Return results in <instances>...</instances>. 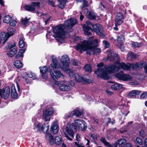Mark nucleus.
Wrapping results in <instances>:
<instances>
[{"instance_id": "f257e3e1", "label": "nucleus", "mask_w": 147, "mask_h": 147, "mask_svg": "<svg viewBox=\"0 0 147 147\" xmlns=\"http://www.w3.org/2000/svg\"><path fill=\"white\" fill-rule=\"evenodd\" d=\"M107 59L110 61H113L115 63V65H111L108 67H104L102 62L97 65L98 67L97 70L95 71V73L98 76L104 79L109 78L108 74L110 73H114L118 71L120 69L124 70L129 71L130 68L136 69L142 68L143 63H142L135 64H126L123 62L119 63V57L117 54H112L111 51L108 50L107 51Z\"/></svg>"}, {"instance_id": "f03ea898", "label": "nucleus", "mask_w": 147, "mask_h": 147, "mask_svg": "<svg viewBox=\"0 0 147 147\" xmlns=\"http://www.w3.org/2000/svg\"><path fill=\"white\" fill-rule=\"evenodd\" d=\"M77 22L76 19L71 18L66 21L64 23V25H59L55 27L53 29V32L55 34L54 37L59 42L63 43L66 38L65 33L64 30L65 27L67 28H71L77 23Z\"/></svg>"}, {"instance_id": "7ed1b4c3", "label": "nucleus", "mask_w": 147, "mask_h": 147, "mask_svg": "<svg viewBox=\"0 0 147 147\" xmlns=\"http://www.w3.org/2000/svg\"><path fill=\"white\" fill-rule=\"evenodd\" d=\"M98 40L97 39L92 40L91 38L87 40H84L81 43H79L76 46L77 50L80 51H87V54H97L101 52L100 49L96 48L98 45Z\"/></svg>"}, {"instance_id": "20e7f679", "label": "nucleus", "mask_w": 147, "mask_h": 147, "mask_svg": "<svg viewBox=\"0 0 147 147\" xmlns=\"http://www.w3.org/2000/svg\"><path fill=\"white\" fill-rule=\"evenodd\" d=\"M53 63L51 64V66L55 69H57L61 68L65 71H68L70 69L69 68L70 61L69 58L67 55H64L61 59V63L63 66H61L56 58L54 56L52 57Z\"/></svg>"}, {"instance_id": "39448f33", "label": "nucleus", "mask_w": 147, "mask_h": 147, "mask_svg": "<svg viewBox=\"0 0 147 147\" xmlns=\"http://www.w3.org/2000/svg\"><path fill=\"white\" fill-rule=\"evenodd\" d=\"M65 132H64V135L66 138L68 140L71 141L73 139L70 138L68 135L70 136L72 138H73L74 135V133L76 131V130L75 126L71 125L70 123H68L65 128L64 129Z\"/></svg>"}, {"instance_id": "423d86ee", "label": "nucleus", "mask_w": 147, "mask_h": 147, "mask_svg": "<svg viewBox=\"0 0 147 147\" xmlns=\"http://www.w3.org/2000/svg\"><path fill=\"white\" fill-rule=\"evenodd\" d=\"M66 72L69 74L70 78L76 81L87 83L90 82L88 79L80 76L78 74L74 73L70 69L68 71Z\"/></svg>"}, {"instance_id": "0eeeda50", "label": "nucleus", "mask_w": 147, "mask_h": 147, "mask_svg": "<svg viewBox=\"0 0 147 147\" xmlns=\"http://www.w3.org/2000/svg\"><path fill=\"white\" fill-rule=\"evenodd\" d=\"M49 125L45 123H39L35 125L33 129L37 132L40 133L43 131L44 133H46L49 129Z\"/></svg>"}, {"instance_id": "6e6552de", "label": "nucleus", "mask_w": 147, "mask_h": 147, "mask_svg": "<svg viewBox=\"0 0 147 147\" xmlns=\"http://www.w3.org/2000/svg\"><path fill=\"white\" fill-rule=\"evenodd\" d=\"M16 43L14 42L12 44L9 42L7 45L5 47V49H9L10 50L8 52L7 55L9 57H12L17 52V48L16 47Z\"/></svg>"}, {"instance_id": "1a4fd4ad", "label": "nucleus", "mask_w": 147, "mask_h": 147, "mask_svg": "<svg viewBox=\"0 0 147 147\" xmlns=\"http://www.w3.org/2000/svg\"><path fill=\"white\" fill-rule=\"evenodd\" d=\"M115 76L120 80L124 81H130L132 80V78L128 74H124L121 71L115 74Z\"/></svg>"}, {"instance_id": "9d476101", "label": "nucleus", "mask_w": 147, "mask_h": 147, "mask_svg": "<svg viewBox=\"0 0 147 147\" xmlns=\"http://www.w3.org/2000/svg\"><path fill=\"white\" fill-rule=\"evenodd\" d=\"M73 125L75 127L78 128L81 131H85L87 128V124L86 122L83 120L79 119L75 120Z\"/></svg>"}, {"instance_id": "9b49d317", "label": "nucleus", "mask_w": 147, "mask_h": 147, "mask_svg": "<svg viewBox=\"0 0 147 147\" xmlns=\"http://www.w3.org/2000/svg\"><path fill=\"white\" fill-rule=\"evenodd\" d=\"M92 30L96 32L98 35L102 36L103 29L102 26L98 24H95L92 25Z\"/></svg>"}, {"instance_id": "f8f14e48", "label": "nucleus", "mask_w": 147, "mask_h": 147, "mask_svg": "<svg viewBox=\"0 0 147 147\" xmlns=\"http://www.w3.org/2000/svg\"><path fill=\"white\" fill-rule=\"evenodd\" d=\"M39 3L32 2L31 4L25 5L24 8L26 10L32 12L35 10L36 7L39 6Z\"/></svg>"}, {"instance_id": "ddd939ff", "label": "nucleus", "mask_w": 147, "mask_h": 147, "mask_svg": "<svg viewBox=\"0 0 147 147\" xmlns=\"http://www.w3.org/2000/svg\"><path fill=\"white\" fill-rule=\"evenodd\" d=\"M55 75L53 73V71H50V75L52 78L55 80H57V77L58 78H60L62 77V78L64 79L65 78V76L63 75L61 73L60 71L58 70H56L54 71Z\"/></svg>"}, {"instance_id": "4468645a", "label": "nucleus", "mask_w": 147, "mask_h": 147, "mask_svg": "<svg viewBox=\"0 0 147 147\" xmlns=\"http://www.w3.org/2000/svg\"><path fill=\"white\" fill-rule=\"evenodd\" d=\"M10 90L9 87H6L4 89L0 90V96L5 99H7L10 93Z\"/></svg>"}, {"instance_id": "2eb2a0df", "label": "nucleus", "mask_w": 147, "mask_h": 147, "mask_svg": "<svg viewBox=\"0 0 147 147\" xmlns=\"http://www.w3.org/2000/svg\"><path fill=\"white\" fill-rule=\"evenodd\" d=\"M53 113V111L51 109H48L43 111L42 117L45 119V121H49L50 117L49 116L52 115Z\"/></svg>"}, {"instance_id": "dca6fc26", "label": "nucleus", "mask_w": 147, "mask_h": 147, "mask_svg": "<svg viewBox=\"0 0 147 147\" xmlns=\"http://www.w3.org/2000/svg\"><path fill=\"white\" fill-rule=\"evenodd\" d=\"M123 16L122 13L119 12L117 13L115 18V25H119L123 22Z\"/></svg>"}, {"instance_id": "f3484780", "label": "nucleus", "mask_w": 147, "mask_h": 147, "mask_svg": "<svg viewBox=\"0 0 147 147\" xmlns=\"http://www.w3.org/2000/svg\"><path fill=\"white\" fill-rule=\"evenodd\" d=\"M51 129L54 134L57 133L59 130V126L58 122L57 120H55L51 126Z\"/></svg>"}, {"instance_id": "a211bd4d", "label": "nucleus", "mask_w": 147, "mask_h": 147, "mask_svg": "<svg viewBox=\"0 0 147 147\" xmlns=\"http://www.w3.org/2000/svg\"><path fill=\"white\" fill-rule=\"evenodd\" d=\"M38 16L41 17L43 18V20H45V24H46L49 21L50 16L48 14H44L41 13V12H37Z\"/></svg>"}, {"instance_id": "6ab92c4d", "label": "nucleus", "mask_w": 147, "mask_h": 147, "mask_svg": "<svg viewBox=\"0 0 147 147\" xmlns=\"http://www.w3.org/2000/svg\"><path fill=\"white\" fill-rule=\"evenodd\" d=\"M11 96L13 98H17L18 96V94L16 91V89L13 84L11 85Z\"/></svg>"}, {"instance_id": "aec40b11", "label": "nucleus", "mask_w": 147, "mask_h": 147, "mask_svg": "<svg viewBox=\"0 0 147 147\" xmlns=\"http://www.w3.org/2000/svg\"><path fill=\"white\" fill-rule=\"evenodd\" d=\"M123 87V85L121 84L114 82L111 86V88L114 90H119Z\"/></svg>"}, {"instance_id": "412c9836", "label": "nucleus", "mask_w": 147, "mask_h": 147, "mask_svg": "<svg viewBox=\"0 0 147 147\" xmlns=\"http://www.w3.org/2000/svg\"><path fill=\"white\" fill-rule=\"evenodd\" d=\"M140 93V91L139 90H132L129 93L128 96L131 98H134L136 97L137 95L139 94Z\"/></svg>"}, {"instance_id": "4be33fe9", "label": "nucleus", "mask_w": 147, "mask_h": 147, "mask_svg": "<svg viewBox=\"0 0 147 147\" xmlns=\"http://www.w3.org/2000/svg\"><path fill=\"white\" fill-rule=\"evenodd\" d=\"M59 88L61 91H68L70 89V86L63 83L60 84Z\"/></svg>"}, {"instance_id": "5701e85b", "label": "nucleus", "mask_w": 147, "mask_h": 147, "mask_svg": "<svg viewBox=\"0 0 147 147\" xmlns=\"http://www.w3.org/2000/svg\"><path fill=\"white\" fill-rule=\"evenodd\" d=\"M117 42L119 44L118 45L121 49V51H123L124 50L123 45V38H121L120 36H118L117 37Z\"/></svg>"}, {"instance_id": "b1692460", "label": "nucleus", "mask_w": 147, "mask_h": 147, "mask_svg": "<svg viewBox=\"0 0 147 147\" xmlns=\"http://www.w3.org/2000/svg\"><path fill=\"white\" fill-rule=\"evenodd\" d=\"M82 113L83 111H81L79 110H74L71 112V114L73 116L75 115L77 117H80L82 115Z\"/></svg>"}, {"instance_id": "393cba45", "label": "nucleus", "mask_w": 147, "mask_h": 147, "mask_svg": "<svg viewBox=\"0 0 147 147\" xmlns=\"http://www.w3.org/2000/svg\"><path fill=\"white\" fill-rule=\"evenodd\" d=\"M91 29V28L90 26H86L85 25L83 26V30L84 34L86 35H90L91 33L89 32V30Z\"/></svg>"}, {"instance_id": "a878e982", "label": "nucleus", "mask_w": 147, "mask_h": 147, "mask_svg": "<svg viewBox=\"0 0 147 147\" xmlns=\"http://www.w3.org/2000/svg\"><path fill=\"white\" fill-rule=\"evenodd\" d=\"M30 18L28 19L27 17H26L24 18H22L21 19V23L22 25L24 26H27L29 24V20Z\"/></svg>"}, {"instance_id": "bb28decb", "label": "nucleus", "mask_w": 147, "mask_h": 147, "mask_svg": "<svg viewBox=\"0 0 147 147\" xmlns=\"http://www.w3.org/2000/svg\"><path fill=\"white\" fill-rule=\"evenodd\" d=\"M45 137L49 141L50 144H52L54 143L53 137L51 134L46 133Z\"/></svg>"}, {"instance_id": "cd10ccee", "label": "nucleus", "mask_w": 147, "mask_h": 147, "mask_svg": "<svg viewBox=\"0 0 147 147\" xmlns=\"http://www.w3.org/2000/svg\"><path fill=\"white\" fill-rule=\"evenodd\" d=\"M100 141L102 143L105 145L107 147H113L112 145L107 141L105 138L101 137L100 140Z\"/></svg>"}, {"instance_id": "c85d7f7f", "label": "nucleus", "mask_w": 147, "mask_h": 147, "mask_svg": "<svg viewBox=\"0 0 147 147\" xmlns=\"http://www.w3.org/2000/svg\"><path fill=\"white\" fill-rule=\"evenodd\" d=\"M14 65L18 68H20L22 66V63L20 60H16L13 62Z\"/></svg>"}, {"instance_id": "c756f323", "label": "nucleus", "mask_w": 147, "mask_h": 147, "mask_svg": "<svg viewBox=\"0 0 147 147\" xmlns=\"http://www.w3.org/2000/svg\"><path fill=\"white\" fill-rule=\"evenodd\" d=\"M136 57V55L131 52L128 53L127 55V59L128 61H131V59H135Z\"/></svg>"}, {"instance_id": "7c9ffc66", "label": "nucleus", "mask_w": 147, "mask_h": 147, "mask_svg": "<svg viewBox=\"0 0 147 147\" xmlns=\"http://www.w3.org/2000/svg\"><path fill=\"white\" fill-rule=\"evenodd\" d=\"M55 143L57 145H59L62 142L61 136V135H59L56 136L55 138Z\"/></svg>"}, {"instance_id": "2f4dec72", "label": "nucleus", "mask_w": 147, "mask_h": 147, "mask_svg": "<svg viewBox=\"0 0 147 147\" xmlns=\"http://www.w3.org/2000/svg\"><path fill=\"white\" fill-rule=\"evenodd\" d=\"M14 30L13 28H9L8 29V32L7 33V38H9L11 36H12L14 34Z\"/></svg>"}, {"instance_id": "473e14b6", "label": "nucleus", "mask_w": 147, "mask_h": 147, "mask_svg": "<svg viewBox=\"0 0 147 147\" xmlns=\"http://www.w3.org/2000/svg\"><path fill=\"white\" fill-rule=\"evenodd\" d=\"M59 4L58 5V6L61 9H63L66 2V0H58Z\"/></svg>"}, {"instance_id": "72a5a7b5", "label": "nucleus", "mask_w": 147, "mask_h": 147, "mask_svg": "<svg viewBox=\"0 0 147 147\" xmlns=\"http://www.w3.org/2000/svg\"><path fill=\"white\" fill-rule=\"evenodd\" d=\"M87 17L90 19H95L96 18V15L94 13L90 11L87 16Z\"/></svg>"}, {"instance_id": "f704fd0d", "label": "nucleus", "mask_w": 147, "mask_h": 147, "mask_svg": "<svg viewBox=\"0 0 147 147\" xmlns=\"http://www.w3.org/2000/svg\"><path fill=\"white\" fill-rule=\"evenodd\" d=\"M25 51V49H20L18 54L16 55V59L23 57V54Z\"/></svg>"}, {"instance_id": "c9c22d12", "label": "nucleus", "mask_w": 147, "mask_h": 147, "mask_svg": "<svg viewBox=\"0 0 147 147\" xmlns=\"http://www.w3.org/2000/svg\"><path fill=\"white\" fill-rule=\"evenodd\" d=\"M25 45V43L24 41V38L22 37H21L19 41V46L20 48H23L24 47Z\"/></svg>"}, {"instance_id": "e433bc0d", "label": "nucleus", "mask_w": 147, "mask_h": 147, "mask_svg": "<svg viewBox=\"0 0 147 147\" xmlns=\"http://www.w3.org/2000/svg\"><path fill=\"white\" fill-rule=\"evenodd\" d=\"M11 18L9 15L4 16L3 19V21L4 23H8L11 20Z\"/></svg>"}, {"instance_id": "4c0bfd02", "label": "nucleus", "mask_w": 147, "mask_h": 147, "mask_svg": "<svg viewBox=\"0 0 147 147\" xmlns=\"http://www.w3.org/2000/svg\"><path fill=\"white\" fill-rule=\"evenodd\" d=\"M39 68L40 69V72L42 74H45L48 70V68L46 66H44L42 68L40 67Z\"/></svg>"}, {"instance_id": "58836bf2", "label": "nucleus", "mask_w": 147, "mask_h": 147, "mask_svg": "<svg viewBox=\"0 0 147 147\" xmlns=\"http://www.w3.org/2000/svg\"><path fill=\"white\" fill-rule=\"evenodd\" d=\"M84 69L87 72H90L92 71L91 66L89 65H86L84 67Z\"/></svg>"}, {"instance_id": "ea45409f", "label": "nucleus", "mask_w": 147, "mask_h": 147, "mask_svg": "<svg viewBox=\"0 0 147 147\" xmlns=\"http://www.w3.org/2000/svg\"><path fill=\"white\" fill-rule=\"evenodd\" d=\"M127 107H124L121 110V112L125 116H126L129 113V112L127 110Z\"/></svg>"}, {"instance_id": "a19ab883", "label": "nucleus", "mask_w": 147, "mask_h": 147, "mask_svg": "<svg viewBox=\"0 0 147 147\" xmlns=\"http://www.w3.org/2000/svg\"><path fill=\"white\" fill-rule=\"evenodd\" d=\"M7 34L6 33L3 32H2L1 33V36L0 38L1 39V40H3L6 38L7 37Z\"/></svg>"}, {"instance_id": "79ce46f5", "label": "nucleus", "mask_w": 147, "mask_h": 147, "mask_svg": "<svg viewBox=\"0 0 147 147\" xmlns=\"http://www.w3.org/2000/svg\"><path fill=\"white\" fill-rule=\"evenodd\" d=\"M71 62L73 65L75 66L78 65L79 63V61L78 60L74 59L71 60Z\"/></svg>"}, {"instance_id": "37998d69", "label": "nucleus", "mask_w": 147, "mask_h": 147, "mask_svg": "<svg viewBox=\"0 0 147 147\" xmlns=\"http://www.w3.org/2000/svg\"><path fill=\"white\" fill-rule=\"evenodd\" d=\"M141 99H146L147 98V92H144L142 93L140 96Z\"/></svg>"}, {"instance_id": "c03bdc74", "label": "nucleus", "mask_w": 147, "mask_h": 147, "mask_svg": "<svg viewBox=\"0 0 147 147\" xmlns=\"http://www.w3.org/2000/svg\"><path fill=\"white\" fill-rule=\"evenodd\" d=\"M126 140L123 139H121L119 140H118V143L119 145H122L126 142Z\"/></svg>"}, {"instance_id": "a18cd8bd", "label": "nucleus", "mask_w": 147, "mask_h": 147, "mask_svg": "<svg viewBox=\"0 0 147 147\" xmlns=\"http://www.w3.org/2000/svg\"><path fill=\"white\" fill-rule=\"evenodd\" d=\"M28 76L33 79H36L37 78L36 76L32 72H31L30 74H28Z\"/></svg>"}, {"instance_id": "49530a36", "label": "nucleus", "mask_w": 147, "mask_h": 147, "mask_svg": "<svg viewBox=\"0 0 147 147\" xmlns=\"http://www.w3.org/2000/svg\"><path fill=\"white\" fill-rule=\"evenodd\" d=\"M136 141L140 145H142L143 143L142 140L140 138H136Z\"/></svg>"}, {"instance_id": "de8ad7c7", "label": "nucleus", "mask_w": 147, "mask_h": 147, "mask_svg": "<svg viewBox=\"0 0 147 147\" xmlns=\"http://www.w3.org/2000/svg\"><path fill=\"white\" fill-rule=\"evenodd\" d=\"M9 23V24L11 26H16L17 22L15 20H11V21H10Z\"/></svg>"}, {"instance_id": "09e8293b", "label": "nucleus", "mask_w": 147, "mask_h": 147, "mask_svg": "<svg viewBox=\"0 0 147 147\" xmlns=\"http://www.w3.org/2000/svg\"><path fill=\"white\" fill-rule=\"evenodd\" d=\"M133 46L134 47H139L141 46V44L137 42H134L132 44Z\"/></svg>"}, {"instance_id": "8fccbe9b", "label": "nucleus", "mask_w": 147, "mask_h": 147, "mask_svg": "<svg viewBox=\"0 0 147 147\" xmlns=\"http://www.w3.org/2000/svg\"><path fill=\"white\" fill-rule=\"evenodd\" d=\"M82 5L83 7H81L82 9H83L84 7H85L88 6V5L87 2L84 0L83 1Z\"/></svg>"}, {"instance_id": "3c124183", "label": "nucleus", "mask_w": 147, "mask_h": 147, "mask_svg": "<svg viewBox=\"0 0 147 147\" xmlns=\"http://www.w3.org/2000/svg\"><path fill=\"white\" fill-rule=\"evenodd\" d=\"M103 43L105 45V48H108L109 47V42L106 41H103Z\"/></svg>"}, {"instance_id": "603ef678", "label": "nucleus", "mask_w": 147, "mask_h": 147, "mask_svg": "<svg viewBox=\"0 0 147 147\" xmlns=\"http://www.w3.org/2000/svg\"><path fill=\"white\" fill-rule=\"evenodd\" d=\"M89 136L90 137L94 140H96L97 137L95 135L92 134H90L89 135Z\"/></svg>"}, {"instance_id": "864d4df0", "label": "nucleus", "mask_w": 147, "mask_h": 147, "mask_svg": "<svg viewBox=\"0 0 147 147\" xmlns=\"http://www.w3.org/2000/svg\"><path fill=\"white\" fill-rule=\"evenodd\" d=\"M73 115L71 114V112L70 113H67L65 114V118L66 119H67L70 117H72Z\"/></svg>"}, {"instance_id": "5fc2aeb1", "label": "nucleus", "mask_w": 147, "mask_h": 147, "mask_svg": "<svg viewBox=\"0 0 147 147\" xmlns=\"http://www.w3.org/2000/svg\"><path fill=\"white\" fill-rule=\"evenodd\" d=\"M75 145L77 146L78 147H84V144L81 143L78 144L77 142H74Z\"/></svg>"}, {"instance_id": "6e6d98bb", "label": "nucleus", "mask_w": 147, "mask_h": 147, "mask_svg": "<svg viewBox=\"0 0 147 147\" xmlns=\"http://www.w3.org/2000/svg\"><path fill=\"white\" fill-rule=\"evenodd\" d=\"M49 4L52 6L53 7H54L55 6V2L52 1H48Z\"/></svg>"}, {"instance_id": "4d7b16f0", "label": "nucleus", "mask_w": 147, "mask_h": 147, "mask_svg": "<svg viewBox=\"0 0 147 147\" xmlns=\"http://www.w3.org/2000/svg\"><path fill=\"white\" fill-rule=\"evenodd\" d=\"M105 8V6L103 5L102 4V3H100L99 6V8L101 10Z\"/></svg>"}, {"instance_id": "13d9d810", "label": "nucleus", "mask_w": 147, "mask_h": 147, "mask_svg": "<svg viewBox=\"0 0 147 147\" xmlns=\"http://www.w3.org/2000/svg\"><path fill=\"white\" fill-rule=\"evenodd\" d=\"M144 131L143 130H141L139 134L141 136L144 137Z\"/></svg>"}, {"instance_id": "bf43d9fd", "label": "nucleus", "mask_w": 147, "mask_h": 147, "mask_svg": "<svg viewBox=\"0 0 147 147\" xmlns=\"http://www.w3.org/2000/svg\"><path fill=\"white\" fill-rule=\"evenodd\" d=\"M76 140L78 141L80 140V137L78 134H77L76 136Z\"/></svg>"}, {"instance_id": "052dcab7", "label": "nucleus", "mask_w": 147, "mask_h": 147, "mask_svg": "<svg viewBox=\"0 0 147 147\" xmlns=\"http://www.w3.org/2000/svg\"><path fill=\"white\" fill-rule=\"evenodd\" d=\"M108 121H107L108 123H111L112 124H113L115 123V120H114L113 121H111V119L109 117L108 118Z\"/></svg>"}, {"instance_id": "680f3d73", "label": "nucleus", "mask_w": 147, "mask_h": 147, "mask_svg": "<svg viewBox=\"0 0 147 147\" xmlns=\"http://www.w3.org/2000/svg\"><path fill=\"white\" fill-rule=\"evenodd\" d=\"M106 92L108 94H109L110 95H111L113 94V92L111 91H110L109 90L107 89L106 90Z\"/></svg>"}, {"instance_id": "e2e57ef3", "label": "nucleus", "mask_w": 147, "mask_h": 147, "mask_svg": "<svg viewBox=\"0 0 147 147\" xmlns=\"http://www.w3.org/2000/svg\"><path fill=\"white\" fill-rule=\"evenodd\" d=\"M16 85L18 91L20 92V86L19 85L18 83L17 82H16Z\"/></svg>"}, {"instance_id": "0e129e2a", "label": "nucleus", "mask_w": 147, "mask_h": 147, "mask_svg": "<svg viewBox=\"0 0 147 147\" xmlns=\"http://www.w3.org/2000/svg\"><path fill=\"white\" fill-rule=\"evenodd\" d=\"M145 71L146 73H147V63L144 66Z\"/></svg>"}, {"instance_id": "69168bd1", "label": "nucleus", "mask_w": 147, "mask_h": 147, "mask_svg": "<svg viewBox=\"0 0 147 147\" xmlns=\"http://www.w3.org/2000/svg\"><path fill=\"white\" fill-rule=\"evenodd\" d=\"M86 23L87 24V25H86V26H89V25H91L92 26L93 24L89 21H87L86 22Z\"/></svg>"}, {"instance_id": "338daca9", "label": "nucleus", "mask_w": 147, "mask_h": 147, "mask_svg": "<svg viewBox=\"0 0 147 147\" xmlns=\"http://www.w3.org/2000/svg\"><path fill=\"white\" fill-rule=\"evenodd\" d=\"M80 13L81 14V15L80 16V20L81 21H82L84 19V16H83L82 15V13L81 12H80Z\"/></svg>"}, {"instance_id": "774afa93", "label": "nucleus", "mask_w": 147, "mask_h": 147, "mask_svg": "<svg viewBox=\"0 0 147 147\" xmlns=\"http://www.w3.org/2000/svg\"><path fill=\"white\" fill-rule=\"evenodd\" d=\"M144 143L145 146L146 147H147V138H146L145 139V140H144Z\"/></svg>"}]
</instances>
